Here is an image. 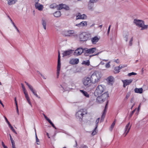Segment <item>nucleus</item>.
Returning a JSON list of instances; mask_svg holds the SVG:
<instances>
[{"mask_svg": "<svg viewBox=\"0 0 148 148\" xmlns=\"http://www.w3.org/2000/svg\"><path fill=\"white\" fill-rule=\"evenodd\" d=\"M100 39V37L97 36H95V37L91 38V40L92 43L93 44H95L98 42Z\"/></svg>", "mask_w": 148, "mask_h": 148, "instance_id": "16", "label": "nucleus"}, {"mask_svg": "<svg viewBox=\"0 0 148 148\" xmlns=\"http://www.w3.org/2000/svg\"><path fill=\"white\" fill-rule=\"evenodd\" d=\"M50 8L51 9H55L57 8L58 9V5H57L55 3H53L50 5Z\"/></svg>", "mask_w": 148, "mask_h": 148, "instance_id": "30", "label": "nucleus"}, {"mask_svg": "<svg viewBox=\"0 0 148 148\" xmlns=\"http://www.w3.org/2000/svg\"><path fill=\"white\" fill-rule=\"evenodd\" d=\"M101 53V52H98L96 54H94V55H90V57H91V56H97V55H98L99 53Z\"/></svg>", "mask_w": 148, "mask_h": 148, "instance_id": "52", "label": "nucleus"}, {"mask_svg": "<svg viewBox=\"0 0 148 148\" xmlns=\"http://www.w3.org/2000/svg\"><path fill=\"white\" fill-rule=\"evenodd\" d=\"M87 16L85 14H81L80 13H78L76 15V20L79 19H84L86 18Z\"/></svg>", "mask_w": 148, "mask_h": 148, "instance_id": "15", "label": "nucleus"}, {"mask_svg": "<svg viewBox=\"0 0 148 148\" xmlns=\"http://www.w3.org/2000/svg\"><path fill=\"white\" fill-rule=\"evenodd\" d=\"M73 51L71 50L64 51L63 53V56H66L70 55L73 53Z\"/></svg>", "mask_w": 148, "mask_h": 148, "instance_id": "19", "label": "nucleus"}, {"mask_svg": "<svg viewBox=\"0 0 148 148\" xmlns=\"http://www.w3.org/2000/svg\"><path fill=\"white\" fill-rule=\"evenodd\" d=\"M134 91L135 93L141 94L143 92V89L142 88H136L134 89Z\"/></svg>", "mask_w": 148, "mask_h": 148, "instance_id": "22", "label": "nucleus"}, {"mask_svg": "<svg viewBox=\"0 0 148 148\" xmlns=\"http://www.w3.org/2000/svg\"><path fill=\"white\" fill-rule=\"evenodd\" d=\"M16 111H17V113L18 114H19V111H18V109L17 106H16Z\"/></svg>", "mask_w": 148, "mask_h": 148, "instance_id": "64", "label": "nucleus"}, {"mask_svg": "<svg viewBox=\"0 0 148 148\" xmlns=\"http://www.w3.org/2000/svg\"><path fill=\"white\" fill-rule=\"evenodd\" d=\"M97 126L95 127L94 130L92 132V135L94 136L97 134Z\"/></svg>", "mask_w": 148, "mask_h": 148, "instance_id": "35", "label": "nucleus"}, {"mask_svg": "<svg viewBox=\"0 0 148 148\" xmlns=\"http://www.w3.org/2000/svg\"><path fill=\"white\" fill-rule=\"evenodd\" d=\"M114 62H116L117 63H118L119 62V61L118 59L114 60Z\"/></svg>", "mask_w": 148, "mask_h": 148, "instance_id": "60", "label": "nucleus"}, {"mask_svg": "<svg viewBox=\"0 0 148 148\" xmlns=\"http://www.w3.org/2000/svg\"><path fill=\"white\" fill-rule=\"evenodd\" d=\"M108 82L112 84V83L114 82V78L113 77L111 76H109L108 78Z\"/></svg>", "mask_w": 148, "mask_h": 148, "instance_id": "29", "label": "nucleus"}, {"mask_svg": "<svg viewBox=\"0 0 148 148\" xmlns=\"http://www.w3.org/2000/svg\"><path fill=\"white\" fill-rule=\"evenodd\" d=\"M130 123L129 122L127 123V124L125 126L124 129V132L125 133V136L129 132V131L130 130V129L131 127V125H130Z\"/></svg>", "mask_w": 148, "mask_h": 148, "instance_id": "14", "label": "nucleus"}, {"mask_svg": "<svg viewBox=\"0 0 148 148\" xmlns=\"http://www.w3.org/2000/svg\"><path fill=\"white\" fill-rule=\"evenodd\" d=\"M14 101H15V104H16V106H17V101H16V97L14 98Z\"/></svg>", "mask_w": 148, "mask_h": 148, "instance_id": "63", "label": "nucleus"}, {"mask_svg": "<svg viewBox=\"0 0 148 148\" xmlns=\"http://www.w3.org/2000/svg\"><path fill=\"white\" fill-rule=\"evenodd\" d=\"M84 55L86 56H88L89 54L95 52L96 50V48H93L88 49L87 48H84Z\"/></svg>", "mask_w": 148, "mask_h": 148, "instance_id": "7", "label": "nucleus"}, {"mask_svg": "<svg viewBox=\"0 0 148 148\" xmlns=\"http://www.w3.org/2000/svg\"><path fill=\"white\" fill-rule=\"evenodd\" d=\"M108 61V60H103L100 63V64L102 65H103L105 64L103 62L104 61H105L106 62Z\"/></svg>", "mask_w": 148, "mask_h": 148, "instance_id": "50", "label": "nucleus"}, {"mask_svg": "<svg viewBox=\"0 0 148 148\" xmlns=\"http://www.w3.org/2000/svg\"><path fill=\"white\" fill-rule=\"evenodd\" d=\"M36 142L37 145H39L40 144V142L39 139L36 140Z\"/></svg>", "mask_w": 148, "mask_h": 148, "instance_id": "56", "label": "nucleus"}, {"mask_svg": "<svg viewBox=\"0 0 148 148\" xmlns=\"http://www.w3.org/2000/svg\"><path fill=\"white\" fill-rule=\"evenodd\" d=\"M62 9L68 10H69V8L68 6L64 4H59L58 5V10H61Z\"/></svg>", "mask_w": 148, "mask_h": 148, "instance_id": "12", "label": "nucleus"}, {"mask_svg": "<svg viewBox=\"0 0 148 148\" xmlns=\"http://www.w3.org/2000/svg\"><path fill=\"white\" fill-rule=\"evenodd\" d=\"M8 1V4L10 5H11L15 3L16 2V1L14 0H6Z\"/></svg>", "mask_w": 148, "mask_h": 148, "instance_id": "31", "label": "nucleus"}, {"mask_svg": "<svg viewBox=\"0 0 148 148\" xmlns=\"http://www.w3.org/2000/svg\"><path fill=\"white\" fill-rule=\"evenodd\" d=\"M35 136H36V140L39 139H38V137H37V135L36 134V130L35 129Z\"/></svg>", "mask_w": 148, "mask_h": 148, "instance_id": "59", "label": "nucleus"}, {"mask_svg": "<svg viewBox=\"0 0 148 148\" xmlns=\"http://www.w3.org/2000/svg\"><path fill=\"white\" fill-rule=\"evenodd\" d=\"M131 93L130 92H128L126 95V98L127 99L130 96V95Z\"/></svg>", "mask_w": 148, "mask_h": 148, "instance_id": "45", "label": "nucleus"}, {"mask_svg": "<svg viewBox=\"0 0 148 148\" xmlns=\"http://www.w3.org/2000/svg\"><path fill=\"white\" fill-rule=\"evenodd\" d=\"M101 96L103 98V99L105 101L109 97V94L107 92H105L102 94Z\"/></svg>", "mask_w": 148, "mask_h": 148, "instance_id": "21", "label": "nucleus"}, {"mask_svg": "<svg viewBox=\"0 0 148 148\" xmlns=\"http://www.w3.org/2000/svg\"><path fill=\"white\" fill-rule=\"evenodd\" d=\"M87 114V112L86 110L84 109H81L76 112L75 117L77 119L81 121L82 120L84 115Z\"/></svg>", "mask_w": 148, "mask_h": 148, "instance_id": "4", "label": "nucleus"}, {"mask_svg": "<svg viewBox=\"0 0 148 148\" xmlns=\"http://www.w3.org/2000/svg\"><path fill=\"white\" fill-rule=\"evenodd\" d=\"M128 33L127 32H124L123 33V36L126 42H127L128 41Z\"/></svg>", "mask_w": 148, "mask_h": 148, "instance_id": "27", "label": "nucleus"}, {"mask_svg": "<svg viewBox=\"0 0 148 148\" xmlns=\"http://www.w3.org/2000/svg\"><path fill=\"white\" fill-rule=\"evenodd\" d=\"M82 82L84 86L87 88L90 87L93 84L90 77L86 76L82 80Z\"/></svg>", "mask_w": 148, "mask_h": 148, "instance_id": "2", "label": "nucleus"}, {"mask_svg": "<svg viewBox=\"0 0 148 148\" xmlns=\"http://www.w3.org/2000/svg\"><path fill=\"white\" fill-rule=\"evenodd\" d=\"M62 34L66 37L75 36L77 35L73 30H65L62 32Z\"/></svg>", "mask_w": 148, "mask_h": 148, "instance_id": "6", "label": "nucleus"}, {"mask_svg": "<svg viewBox=\"0 0 148 148\" xmlns=\"http://www.w3.org/2000/svg\"><path fill=\"white\" fill-rule=\"evenodd\" d=\"M136 110V109H135L134 110H133L131 112V113L130 114V117H131L132 115L135 112V111Z\"/></svg>", "mask_w": 148, "mask_h": 148, "instance_id": "53", "label": "nucleus"}, {"mask_svg": "<svg viewBox=\"0 0 148 148\" xmlns=\"http://www.w3.org/2000/svg\"><path fill=\"white\" fill-rule=\"evenodd\" d=\"M24 94L25 95V98H26V100H27L28 102V103L30 105V106L31 107H32V104L30 102V99H29V97L27 92H26L24 93Z\"/></svg>", "mask_w": 148, "mask_h": 148, "instance_id": "24", "label": "nucleus"}, {"mask_svg": "<svg viewBox=\"0 0 148 148\" xmlns=\"http://www.w3.org/2000/svg\"><path fill=\"white\" fill-rule=\"evenodd\" d=\"M91 34L88 32H84L79 35V39L80 41H87L91 37Z\"/></svg>", "mask_w": 148, "mask_h": 148, "instance_id": "5", "label": "nucleus"}, {"mask_svg": "<svg viewBox=\"0 0 148 148\" xmlns=\"http://www.w3.org/2000/svg\"><path fill=\"white\" fill-rule=\"evenodd\" d=\"M110 27H111V25H110L108 27V32H107V33H108V34L109 33L110 29Z\"/></svg>", "mask_w": 148, "mask_h": 148, "instance_id": "55", "label": "nucleus"}, {"mask_svg": "<svg viewBox=\"0 0 148 148\" xmlns=\"http://www.w3.org/2000/svg\"><path fill=\"white\" fill-rule=\"evenodd\" d=\"M102 76L101 72L99 71H95L92 73L90 77L93 84H97L101 80Z\"/></svg>", "mask_w": 148, "mask_h": 148, "instance_id": "1", "label": "nucleus"}, {"mask_svg": "<svg viewBox=\"0 0 148 148\" xmlns=\"http://www.w3.org/2000/svg\"><path fill=\"white\" fill-rule=\"evenodd\" d=\"M98 0H90L89 3H94L97 2Z\"/></svg>", "mask_w": 148, "mask_h": 148, "instance_id": "42", "label": "nucleus"}, {"mask_svg": "<svg viewBox=\"0 0 148 148\" xmlns=\"http://www.w3.org/2000/svg\"><path fill=\"white\" fill-rule=\"evenodd\" d=\"M40 75L44 79H46V78L45 77V76L44 75H43L42 74L40 73Z\"/></svg>", "mask_w": 148, "mask_h": 148, "instance_id": "54", "label": "nucleus"}, {"mask_svg": "<svg viewBox=\"0 0 148 148\" xmlns=\"http://www.w3.org/2000/svg\"><path fill=\"white\" fill-rule=\"evenodd\" d=\"M80 148H88L87 146L85 145H81Z\"/></svg>", "mask_w": 148, "mask_h": 148, "instance_id": "47", "label": "nucleus"}, {"mask_svg": "<svg viewBox=\"0 0 148 148\" xmlns=\"http://www.w3.org/2000/svg\"><path fill=\"white\" fill-rule=\"evenodd\" d=\"M122 81L123 83V86L125 88L126 86L127 85L130 84L133 81L132 79H125V80H122Z\"/></svg>", "mask_w": 148, "mask_h": 148, "instance_id": "11", "label": "nucleus"}, {"mask_svg": "<svg viewBox=\"0 0 148 148\" xmlns=\"http://www.w3.org/2000/svg\"><path fill=\"white\" fill-rule=\"evenodd\" d=\"M21 85L24 93L27 92L23 84H21Z\"/></svg>", "mask_w": 148, "mask_h": 148, "instance_id": "38", "label": "nucleus"}, {"mask_svg": "<svg viewBox=\"0 0 148 148\" xmlns=\"http://www.w3.org/2000/svg\"><path fill=\"white\" fill-rule=\"evenodd\" d=\"M106 87L104 85H99L96 88L94 92V95L96 96L101 95L104 91Z\"/></svg>", "mask_w": 148, "mask_h": 148, "instance_id": "3", "label": "nucleus"}, {"mask_svg": "<svg viewBox=\"0 0 148 148\" xmlns=\"http://www.w3.org/2000/svg\"><path fill=\"white\" fill-rule=\"evenodd\" d=\"M4 117L5 118V120H6V122L7 123H9V122L8 121V120L7 119V118L5 116H4Z\"/></svg>", "mask_w": 148, "mask_h": 148, "instance_id": "62", "label": "nucleus"}, {"mask_svg": "<svg viewBox=\"0 0 148 148\" xmlns=\"http://www.w3.org/2000/svg\"><path fill=\"white\" fill-rule=\"evenodd\" d=\"M125 66L124 65H119V66H118V67H119V70H120L122 68L125 67Z\"/></svg>", "mask_w": 148, "mask_h": 148, "instance_id": "48", "label": "nucleus"}, {"mask_svg": "<svg viewBox=\"0 0 148 148\" xmlns=\"http://www.w3.org/2000/svg\"><path fill=\"white\" fill-rule=\"evenodd\" d=\"M133 37H132L130 39L129 42V45L130 46H132V45Z\"/></svg>", "mask_w": 148, "mask_h": 148, "instance_id": "41", "label": "nucleus"}, {"mask_svg": "<svg viewBox=\"0 0 148 148\" xmlns=\"http://www.w3.org/2000/svg\"><path fill=\"white\" fill-rule=\"evenodd\" d=\"M43 115L45 119L55 129H57V128L51 121L44 114H43Z\"/></svg>", "mask_w": 148, "mask_h": 148, "instance_id": "20", "label": "nucleus"}, {"mask_svg": "<svg viewBox=\"0 0 148 148\" xmlns=\"http://www.w3.org/2000/svg\"><path fill=\"white\" fill-rule=\"evenodd\" d=\"M41 23L43 27L45 30L46 29V22L45 19L44 18L42 19Z\"/></svg>", "mask_w": 148, "mask_h": 148, "instance_id": "25", "label": "nucleus"}, {"mask_svg": "<svg viewBox=\"0 0 148 148\" xmlns=\"http://www.w3.org/2000/svg\"><path fill=\"white\" fill-rule=\"evenodd\" d=\"M106 112V110H104L103 111V113L102 115L101 120H103L105 117Z\"/></svg>", "mask_w": 148, "mask_h": 148, "instance_id": "37", "label": "nucleus"}, {"mask_svg": "<svg viewBox=\"0 0 148 148\" xmlns=\"http://www.w3.org/2000/svg\"><path fill=\"white\" fill-rule=\"evenodd\" d=\"M115 124V121H114L112 123V124L110 126V130L111 131L112 130V129L114 127Z\"/></svg>", "mask_w": 148, "mask_h": 148, "instance_id": "39", "label": "nucleus"}, {"mask_svg": "<svg viewBox=\"0 0 148 148\" xmlns=\"http://www.w3.org/2000/svg\"><path fill=\"white\" fill-rule=\"evenodd\" d=\"M97 96L98 97L97 98L96 101L99 103H101L104 101L101 96Z\"/></svg>", "mask_w": 148, "mask_h": 148, "instance_id": "26", "label": "nucleus"}, {"mask_svg": "<svg viewBox=\"0 0 148 148\" xmlns=\"http://www.w3.org/2000/svg\"><path fill=\"white\" fill-rule=\"evenodd\" d=\"M35 136H36V140L39 139H38V137H37V135L36 134V130L35 129Z\"/></svg>", "mask_w": 148, "mask_h": 148, "instance_id": "58", "label": "nucleus"}, {"mask_svg": "<svg viewBox=\"0 0 148 148\" xmlns=\"http://www.w3.org/2000/svg\"><path fill=\"white\" fill-rule=\"evenodd\" d=\"M87 25V22L86 21H83L77 24L75 26L79 27H86Z\"/></svg>", "mask_w": 148, "mask_h": 148, "instance_id": "13", "label": "nucleus"}, {"mask_svg": "<svg viewBox=\"0 0 148 148\" xmlns=\"http://www.w3.org/2000/svg\"><path fill=\"white\" fill-rule=\"evenodd\" d=\"M61 63H60V52L59 51L58 53V65L57 66V77L58 78L59 73L60 71V69Z\"/></svg>", "mask_w": 148, "mask_h": 148, "instance_id": "8", "label": "nucleus"}, {"mask_svg": "<svg viewBox=\"0 0 148 148\" xmlns=\"http://www.w3.org/2000/svg\"><path fill=\"white\" fill-rule=\"evenodd\" d=\"M82 64H85L87 66H89L90 65V61L89 60L83 61Z\"/></svg>", "mask_w": 148, "mask_h": 148, "instance_id": "32", "label": "nucleus"}, {"mask_svg": "<svg viewBox=\"0 0 148 148\" xmlns=\"http://www.w3.org/2000/svg\"><path fill=\"white\" fill-rule=\"evenodd\" d=\"M136 75V73H135L134 72H132L130 73H129L128 74V76H130L132 75Z\"/></svg>", "mask_w": 148, "mask_h": 148, "instance_id": "40", "label": "nucleus"}, {"mask_svg": "<svg viewBox=\"0 0 148 148\" xmlns=\"http://www.w3.org/2000/svg\"><path fill=\"white\" fill-rule=\"evenodd\" d=\"M79 60L78 59H72L69 62L70 64H77L78 63Z\"/></svg>", "mask_w": 148, "mask_h": 148, "instance_id": "18", "label": "nucleus"}, {"mask_svg": "<svg viewBox=\"0 0 148 148\" xmlns=\"http://www.w3.org/2000/svg\"><path fill=\"white\" fill-rule=\"evenodd\" d=\"M99 119H100L99 118H98L96 120V126H97V125L98 126L97 124L99 122Z\"/></svg>", "mask_w": 148, "mask_h": 148, "instance_id": "49", "label": "nucleus"}, {"mask_svg": "<svg viewBox=\"0 0 148 148\" xmlns=\"http://www.w3.org/2000/svg\"><path fill=\"white\" fill-rule=\"evenodd\" d=\"M31 91L34 94V95L35 96H36L39 99L40 98V97L39 96H38V95H37V94H36V92L35 90L34 89L32 90Z\"/></svg>", "mask_w": 148, "mask_h": 148, "instance_id": "36", "label": "nucleus"}, {"mask_svg": "<svg viewBox=\"0 0 148 148\" xmlns=\"http://www.w3.org/2000/svg\"><path fill=\"white\" fill-rule=\"evenodd\" d=\"M25 82L26 84V85L28 86V88L31 90V91L34 89H33V87L31 85H30L29 83H28L27 82Z\"/></svg>", "mask_w": 148, "mask_h": 148, "instance_id": "33", "label": "nucleus"}, {"mask_svg": "<svg viewBox=\"0 0 148 148\" xmlns=\"http://www.w3.org/2000/svg\"><path fill=\"white\" fill-rule=\"evenodd\" d=\"M39 0H35L34 2H35V4H36V3H38V1Z\"/></svg>", "mask_w": 148, "mask_h": 148, "instance_id": "61", "label": "nucleus"}, {"mask_svg": "<svg viewBox=\"0 0 148 148\" xmlns=\"http://www.w3.org/2000/svg\"><path fill=\"white\" fill-rule=\"evenodd\" d=\"M84 48H78L75 50L74 55L75 56H78L81 55L82 53H84Z\"/></svg>", "mask_w": 148, "mask_h": 148, "instance_id": "9", "label": "nucleus"}, {"mask_svg": "<svg viewBox=\"0 0 148 148\" xmlns=\"http://www.w3.org/2000/svg\"><path fill=\"white\" fill-rule=\"evenodd\" d=\"M79 91L84 96L86 97L87 98H89V95L88 94V93L86 91L83 90H80Z\"/></svg>", "mask_w": 148, "mask_h": 148, "instance_id": "23", "label": "nucleus"}, {"mask_svg": "<svg viewBox=\"0 0 148 148\" xmlns=\"http://www.w3.org/2000/svg\"><path fill=\"white\" fill-rule=\"evenodd\" d=\"M11 141L12 143V147H15V142L13 140H11Z\"/></svg>", "mask_w": 148, "mask_h": 148, "instance_id": "44", "label": "nucleus"}, {"mask_svg": "<svg viewBox=\"0 0 148 148\" xmlns=\"http://www.w3.org/2000/svg\"><path fill=\"white\" fill-rule=\"evenodd\" d=\"M1 143H2V146H3V148H5V147H7V146H5V145L4 143L3 142H2Z\"/></svg>", "mask_w": 148, "mask_h": 148, "instance_id": "57", "label": "nucleus"}, {"mask_svg": "<svg viewBox=\"0 0 148 148\" xmlns=\"http://www.w3.org/2000/svg\"><path fill=\"white\" fill-rule=\"evenodd\" d=\"M11 130H12V131L15 134H17V133L15 131L13 127H11V128H10Z\"/></svg>", "mask_w": 148, "mask_h": 148, "instance_id": "51", "label": "nucleus"}, {"mask_svg": "<svg viewBox=\"0 0 148 148\" xmlns=\"http://www.w3.org/2000/svg\"><path fill=\"white\" fill-rule=\"evenodd\" d=\"M34 6L36 9L40 11H42L44 8L43 5L40 3H36V4H34Z\"/></svg>", "mask_w": 148, "mask_h": 148, "instance_id": "17", "label": "nucleus"}, {"mask_svg": "<svg viewBox=\"0 0 148 148\" xmlns=\"http://www.w3.org/2000/svg\"><path fill=\"white\" fill-rule=\"evenodd\" d=\"M61 15V13L60 11H57L54 13V16L56 17H60Z\"/></svg>", "mask_w": 148, "mask_h": 148, "instance_id": "28", "label": "nucleus"}, {"mask_svg": "<svg viewBox=\"0 0 148 148\" xmlns=\"http://www.w3.org/2000/svg\"><path fill=\"white\" fill-rule=\"evenodd\" d=\"M134 23L138 27H140V26L144 24V21L142 20H140L137 19H134Z\"/></svg>", "mask_w": 148, "mask_h": 148, "instance_id": "10", "label": "nucleus"}, {"mask_svg": "<svg viewBox=\"0 0 148 148\" xmlns=\"http://www.w3.org/2000/svg\"><path fill=\"white\" fill-rule=\"evenodd\" d=\"M110 62L107 63L105 66H106V67L107 68H109L110 66Z\"/></svg>", "mask_w": 148, "mask_h": 148, "instance_id": "46", "label": "nucleus"}, {"mask_svg": "<svg viewBox=\"0 0 148 148\" xmlns=\"http://www.w3.org/2000/svg\"><path fill=\"white\" fill-rule=\"evenodd\" d=\"M148 25H145L144 24L140 26V27L141 28V30H143L144 29H146L148 28Z\"/></svg>", "mask_w": 148, "mask_h": 148, "instance_id": "34", "label": "nucleus"}, {"mask_svg": "<svg viewBox=\"0 0 148 148\" xmlns=\"http://www.w3.org/2000/svg\"><path fill=\"white\" fill-rule=\"evenodd\" d=\"M114 70L116 71V73H119V70H120L118 66L116 67L115 68Z\"/></svg>", "mask_w": 148, "mask_h": 148, "instance_id": "43", "label": "nucleus"}]
</instances>
